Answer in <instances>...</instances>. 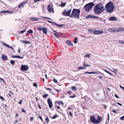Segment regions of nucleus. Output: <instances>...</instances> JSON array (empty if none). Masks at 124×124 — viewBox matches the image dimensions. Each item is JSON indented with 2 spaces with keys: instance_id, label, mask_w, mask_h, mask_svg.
<instances>
[{
  "instance_id": "a19ab883",
  "label": "nucleus",
  "mask_w": 124,
  "mask_h": 124,
  "mask_svg": "<svg viewBox=\"0 0 124 124\" xmlns=\"http://www.w3.org/2000/svg\"><path fill=\"white\" fill-rule=\"evenodd\" d=\"M53 80L54 82L55 83H57V80L55 78H54Z\"/></svg>"
},
{
  "instance_id": "0e129e2a",
  "label": "nucleus",
  "mask_w": 124,
  "mask_h": 124,
  "mask_svg": "<svg viewBox=\"0 0 124 124\" xmlns=\"http://www.w3.org/2000/svg\"><path fill=\"white\" fill-rule=\"evenodd\" d=\"M38 107H39V108L40 109H41V107H40V105L39 104H38Z\"/></svg>"
},
{
  "instance_id": "09e8293b",
  "label": "nucleus",
  "mask_w": 124,
  "mask_h": 124,
  "mask_svg": "<svg viewBox=\"0 0 124 124\" xmlns=\"http://www.w3.org/2000/svg\"><path fill=\"white\" fill-rule=\"evenodd\" d=\"M92 18H96L97 19L98 18V17L96 16H92Z\"/></svg>"
},
{
  "instance_id": "f704fd0d",
  "label": "nucleus",
  "mask_w": 124,
  "mask_h": 124,
  "mask_svg": "<svg viewBox=\"0 0 124 124\" xmlns=\"http://www.w3.org/2000/svg\"><path fill=\"white\" fill-rule=\"evenodd\" d=\"M66 4V3L65 2L63 3H62L61 4V6L64 7V6Z\"/></svg>"
},
{
  "instance_id": "2eb2a0df",
  "label": "nucleus",
  "mask_w": 124,
  "mask_h": 124,
  "mask_svg": "<svg viewBox=\"0 0 124 124\" xmlns=\"http://www.w3.org/2000/svg\"><path fill=\"white\" fill-rule=\"evenodd\" d=\"M51 23L53 25H55L58 27H62L63 26V24H62L61 25H59V24H57L55 22L53 21H52Z\"/></svg>"
},
{
  "instance_id": "473e14b6",
  "label": "nucleus",
  "mask_w": 124,
  "mask_h": 124,
  "mask_svg": "<svg viewBox=\"0 0 124 124\" xmlns=\"http://www.w3.org/2000/svg\"><path fill=\"white\" fill-rule=\"evenodd\" d=\"M26 31V29H25L24 30L21 31L19 32V33L20 34H23Z\"/></svg>"
},
{
  "instance_id": "8fccbe9b",
  "label": "nucleus",
  "mask_w": 124,
  "mask_h": 124,
  "mask_svg": "<svg viewBox=\"0 0 124 124\" xmlns=\"http://www.w3.org/2000/svg\"><path fill=\"white\" fill-rule=\"evenodd\" d=\"M0 80H2L3 81V83L4 84H5V82L4 81V80L3 79L0 78Z\"/></svg>"
},
{
  "instance_id": "0eeeda50",
  "label": "nucleus",
  "mask_w": 124,
  "mask_h": 124,
  "mask_svg": "<svg viewBox=\"0 0 124 124\" xmlns=\"http://www.w3.org/2000/svg\"><path fill=\"white\" fill-rule=\"evenodd\" d=\"M28 68V66L26 65H23L21 67V69L23 71H25L27 70Z\"/></svg>"
},
{
  "instance_id": "37998d69",
  "label": "nucleus",
  "mask_w": 124,
  "mask_h": 124,
  "mask_svg": "<svg viewBox=\"0 0 124 124\" xmlns=\"http://www.w3.org/2000/svg\"><path fill=\"white\" fill-rule=\"evenodd\" d=\"M76 96H75V95L74 94V95L73 96H69V97H70L71 98H75L76 97Z\"/></svg>"
},
{
  "instance_id": "5fc2aeb1",
  "label": "nucleus",
  "mask_w": 124,
  "mask_h": 124,
  "mask_svg": "<svg viewBox=\"0 0 124 124\" xmlns=\"http://www.w3.org/2000/svg\"><path fill=\"white\" fill-rule=\"evenodd\" d=\"M39 118L42 121H43V120L42 118V117L41 116H39Z\"/></svg>"
},
{
  "instance_id": "ea45409f",
  "label": "nucleus",
  "mask_w": 124,
  "mask_h": 124,
  "mask_svg": "<svg viewBox=\"0 0 124 124\" xmlns=\"http://www.w3.org/2000/svg\"><path fill=\"white\" fill-rule=\"evenodd\" d=\"M57 116V115H55L54 116L52 117V118L53 119H54L56 118Z\"/></svg>"
},
{
  "instance_id": "72a5a7b5",
  "label": "nucleus",
  "mask_w": 124,
  "mask_h": 124,
  "mask_svg": "<svg viewBox=\"0 0 124 124\" xmlns=\"http://www.w3.org/2000/svg\"><path fill=\"white\" fill-rule=\"evenodd\" d=\"M83 66L84 67H87V66L90 67V65H89L85 64V62H84Z\"/></svg>"
},
{
  "instance_id": "393cba45",
  "label": "nucleus",
  "mask_w": 124,
  "mask_h": 124,
  "mask_svg": "<svg viewBox=\"0 0 124 124\" xmlns=\"http://www.w3.org/2000/svg\"><path fill=\"white\" fill-rule=\"evenodd\" d=\"M44 27H38L37 28V29L39 31H42L43 29V28Z\"/></svg>"
},
{
  "instance_id": "dca6fc26",
  "label": "nucleus",
  "mask_w": 124,
  "mask_h": 124,
  "mask_svg": "<svg viewBox=\"0 0 124 124\" xmlns=\"http://www.w3.org/2000/svg\"><path fill=\"white\" fill-rule=\"evenodd\" d=\"M51 23L53 25H55L58 27H62L63 26V24H62L61 25H59V24H57L55 22L53 21H52Z\"/></svg>"
},
{
  "instance_id": "69168bd1",
  "label": "nucleus",
  "mask_w": 124,
  "mask_h": 124,
  "mask_svg": "<svg viewBox=\"0 0 124 124\" xmlns=\"http://www.w3.org/2000/svg\"><path fill=\"white\" fill-rule=\"evenodd\" d=\"M114 113H117V112L116 111L113 110L112 111Z\"/></svg>"
},
{
  "instance_id": "9d476101",
  "label": "nucleus",
  "mask_w": 124,
  "mask_h": 124,
  "mask_svg": "<svg viewBox=\"0 0 124 124\" xmlns=\"http://www.w3.org/2000/svg\"><path fill=\"white\" fill-rule=\"evenodd\" d=\"M90 121L92 123L94 124H96V120L95 118V117L94 116H90Z\"/></svg>"
},
{
  "instance_id": "338daca9",
  "label": "nucleus",
  "mask_w": 124,
  "mask_h": 124,
  "mask_svg": "<svg viewBox=\"0 0 124 124\" xmlns=\"http://www.w3.org/2000/svg\"><path fill=\"white\" fill-rule=\"evenodd\" d=\"M42 18H43L45 19H47V17H44V16H42Z\"/></svg>"
},
{
  "instance_id": "7ed1b4c3",
  "label": "nucleus",
  "mask_w": 124,
  "mask_h": 124,
  "mask_svg": "<svg viewBox=\"0 0 124 124\" xmlns=\"http://www.w3.org/2000/svg\"><path fill=\"white\" fill-rule=\"evenodd\" d=\"M80 12V11L79 9H74L71 13V14L73 17L77 19H79Z\"/></svg>"
},
{
  "instance_id": "aec40b11",
  "label": "nucleus",
  "mask_w": 124,
  "mask_h": 124,
  "mask_svg": "<svg viewBox=\"0 0 124 124\" xmlns=\"http://www.w3.org/2000/svg\"><path fill=\"white\" fill-rule=\"evenodd\" d=\"M47 29L44 27L42 31L43 33L45 34H46L47 33Z\"/></svg>"
},
{
  "instance_id": "a18cd8bd",
  "label": "nucleus",
  "mask_w": 124,
  "mask_h": 124,
  "mask_svg": "<svg viewBox=\"0 0 124 124\" xmlns=\"http://www.w3.org/2000/svg\"><path fill=\"white\" fill-rule=\"evenodd\" d=\"M120 119L121 120H124V115L123 116H122L120 118Z\"/></svg>"
},
{
  "instance_id": "49530a36",
  "label": "nucleus",
  "mask_w": 124,
  "mask_h": 124,
  "mask_svg": "<svg viewBox=\"0 0 124 124\" xmlns=\"http://www.w3.org/2000/svg\"><path fill=\"white\" fill-rule=\"evenodd\" d=\"M17 58H20L21 59H22L23 58V57H22L21 56H17Z\"/></svg>"
},
{
  "instance_id": "e2e57ef3",
  "label": "nucleus",
  "mask_w": 124,
  "mask_h": 124,
  "mask_svg": "<svg viewBox=\"0 0 124 124\" xmlns=\"http://www.w3.org/2000/svg\"><path fill=\"white\" fill-rule=\"evenodd\" d=\"M108 121H109V114L108 113Z\"/></svg>"
},
{
  "instance_id": "6ab92c4d",
  "label": "nucleus",
  "mask_w": 124,
  "mask_h": 124,
  "mask_svg": "<svg viewBox=\"0 0 124 124\" xmlns=\"http://www.w3.org/2000/svg\"><path fill=\"white\" fill-rule=\"evenodd\" d=\"M1 13H11V11L8 10H4L1 11L0 12Z\"/></svg>"
},
{
  "instance_id": "774afa93",
  "label": "nucleus",
  "mask_w": 124,
  "mask_h": 124,
  "mask_svg": "<svg viewBox=\"0 0 124 124\" xmlns=\"http://www.w3.org/2000/svg\"><path fill=\"white\" fill-rule=\"evenodd\" d=\"M46 89L47 90H51V89L50 88H47Z\"/></svg>"
},
{
  "instance_id": "20e7f679",
  "label": "nucleus",
  "mask_w": 124,
  "mask_h": 124,
  "mask_svg": "<svg viewBox=\"0 0 124 124\" xmlns=\"http://www.w3.org/2000/svg\"><path fill=\"white\" fill-rule=\"evenodd\" d=\"M94 6V4L93 2H90L86 4L84 6L85 10L87 12H89L91 8Z\"/></svg>"
},
{
  "instance_id": "4d7b16f0",
  "label": "nucleus",
  "mask_w": 124,
  "mask_h": 124,
  "mask_svg": "<svg viewBox=\"0 0 124 124\" xmlns=\"http://www.w3.org/2000/svg\"><path fill=\"white\" fill-rule=\"evenodd\" d=\"M68 93L70 94H71L72 93L71 91L70 90L68 91L67 92Z\"/></svg>"
},
{
  "instance_id": "bf43d9fd",
  "label": "nucleus",
  "mask_w": 124,
  "mask_h": 124,
  "mask_svg": "<svg viewBox=\"0 0 124 124\" xmlns=\"http://www.w3.org/2000/svg\"><path fill=\"white\" fill-rule=\"evenodd\" d=\"M116 103L118 105H119L120 106H121L122 105V104L120 103L117 102Z\"/></svg>"
},
{
  "instance_id": "e433bc0d",
  "label": "nucleus",
  "mask_w": 124,
  "mask_h": 124,
  "mask_svg": "<svg viewBox=\"0 0 124 124\" xmlns=\"http://www.w3.org/2000/svg\"><path fill=\"white\" fill-rule=\"evenodd\" d=\"M91 55V54H86L85 55V57H89L90 55Z\"/></svg>"
},
{
  "instance_id": "680f3d73",
  "label": "nucleus",
  "mask_w": 124,
  "mask_h": 124,
  "mask_svg": "<svg viewBox=\"0 0 124 124\" xmlns=\"http://www.w3.org/2000/svg\"><path fill=\"white\" fill-rule=\"evenodd\" d=\"M17 56H12V58H17Z\"/></svg>"
},
{
  "instance_id": "5701e85b",
  "label": "nucleus",
  "mask_w": 124,
  "mask_h": 124,
  "mask_svg": "<svg viewBox=\"0 0 124 124\" xmlns=\"http://www.w3.org/2000/svg\"><path fill=\"white\" fill-rule=\"evenodd\" d=\"M22 42L23 43L25 44H30V43L29 42L26 41L22 40Z\"/></svg>"
},
{
  "instance_id": "4be33fe9",
  "label": "nucleus",
  "mask_w": 124,
  "mask_h": 124,
  "mask_svg": "<svg viewBox=\"0 0 124 124\" xmlns=\"http://www.w3.org/2000/svg\"><path fill=\"white\" fill-rule=\"evenodd\" d=\"M54 31L55 32V33H53L54 34V36L57 38H59V36L58 35H57L56 33H57L54 30Z\"/></svg>"
},
{
  "instance_id": "58836bf2",
  "label": "nucleus",
  "mask_w": 124,
  "mask_h": 124,
  "mask_svg": "<svg viewBox=\"0 0 124 124\" xmlns=\"http://www.w3.org/2000/svg\"><path fill=\"white\" fill-rule=\"evenodd\" d=\"M118 42L120 43H122L124 44V41L122 40H120L118 41Z\"/></svg>"
},
{
  "instance_id": "4468645a",
  "label": "nucleus",
  "mask_w": 124,
  "mask_h": 124,
  "mask_svg": "<svg viewBox=\"0 0 124 124\" xmlns=\"http://www.w3.org/2000/svg\"><path fill=\"white\" fill-rule=\"evenodd\" d=\"M66 43L71 46H73V44L71 42V41L70 40L66 41Z\"/></svg>"
},
{
  "instance_id": "1a4fd4ad",
  "label": "nucleus",
  "mask_w": 124,
  "mask_h": 124,
  "mask_svg": "<svg viewBox=\"0 0 124 124\" xmlns=\"http://www.w3.org/2000/svg\"><path fill=\"white\" fill-rule=\"evenodd\" d=\"M47 9L50 13H54V10L52 8L51 5L50 4L48 5L47 8Z\"/></svg>"
},
{
  "instance_id": "7c9ffc66",
  "label": "nucleus",
  "mask_w": 124,
  "mask_h": 124,
  "mask_svg": "<svg viewBox=\"0 0 124 124\" xmlns=\"http://www.w3.org/2000/svg\"><path fill=\"white\" fill-rule=\"evenodd\" d=\"M92 16L90 15H88L86 16V18H92Z\"/></svg>"
},
{
  "instance_id": "9b49d317",
  "label": "nucleus",
  "mask_w": 124,
  "mask_h": 124,
  "mask_svg": "<svg viewBox=\"0 0 124 124\" xmlns=\"http://www.w3.org/2000/svg\"><path fill=\"white\" fill-rule=\"evenodd\" d=\"M103 32V31L102 30L95 31L93 32V33L95 34H101Z\"/></svg>"
},
{
  "instance_id": "13d9d810",
  "label": "nucleus",
  "mask_w": 124,
  "mask_h": 124,
  "mask_svg": "<svg viewBox=\"0 0 124 124\" xmlns=\"http://www.w3.org/2000/svg\"><path fill=\"white\" fill-rule=\"evenodd\" d=\"M69 114L72 117V113H71V112H69Z\"/></svg>"
},
{
  "instance_id": "052dcab7",
  "label": "nucleus",
  "mask_w": 124,
  "mask_h": 124,
  "mask_svg": "<svg viewBox=\"0 0 124 124\" xmlns=\"http://www.w3.org/2000/svg\"><path fill=\"white\" fill-rule=\"evenodd\" d=\"M27 32L28 33H31V30H30L29 31H28Z\"/></svg>"
},
{
  "instance_id": "ddd939ff",
  "label": "nucleus",
  "mask_w": 124,
  "mask_h": 124,
  "mask_svg": "<svg viewBox=\"0 0 124 124\" xmlns=\"http://www.w3.org/2000/svg\"><path fill=\"white\" fill-rule=\"evenodd\" d=\"M102 118L100 116H98L97 117V119L96 121V123L99 124L102 121Z\"/></svg>"
},
{
  "instance_id": "412c9836",
  "label": "nucleus",
  "mask_w": 124,
  "mask_h": 124,
  "mask_svg": "<svg viewBox=\"0 0 124 124\" xmlns=\"http://www.w3.org/2000/svg\"><path fill=\"white\" fill-rule=\"evenodd\" d=\"M38 19L37 17H31V21H36L38 20Z\"/></svg>"
},
{
  "instance_id": "cd10ccee",
  "label": "nucleus",
  "mask_w": 124,
  "mask_h": 124,
  "mask_svg": "<svg viewBox=\"0 0 124 124\" xmlns=\"http://www.w3.org/2000/svg\"><path fill=\"white\" fill-rule=\"evenodd\" d=\"M88 74H98V73L96 72H88Z\"/></svg>"
},
{
  "instance_id": "f257e3e1",
  "label": "nucleus",
  "mask_w": 124,
  "mask_h": 124,
  "mask_svg": "<svg viewBox=\"0 0 124 124\" xmlns=\"http://www.w3.org/2000/svg\"><path fill=\"white\" fill-rule=\"evenodd\" d=\"M94 11L96 14H99L103 12L105 9L101 3L97 4L94 6Z\"/></svg>"
},
{
  "instance_id": "f3484780",
  "label": "nucleus",
  "mask_w": 124,
  "mask_h": 124,
  "mask_svg": "<svg viewBox=\"0 0 124 124\" xmlns=\"http://www.w3.org/2000/svg\"><path fill=\"white\" fill-rule=\"evenodd\" d=\"M1 58L2 60L4 61H6L8 60V57L6 55H4L3 54H2Z\"/></svg>"
},
{
  "instance_id": "f03ea898",
  "label": "nucleus",
  "mask_w": 124,
  "mask_h": 124,
  "mask_svg": "<svg viewBox=\"0 0 124 124\" xmlns=\"http://www.w3.org/2000/svg\"><path fill=\"white\" fill-rule=\"evenodd\" d=\"M114 8V6L112 2H108L106 4L105 6L106 11L108 13H111L113 11Z\"/></svg>"
},
{
  "instance_id": "c85d7f7f",
  "label": "nucleus",
  "mask_w": 124,
  "mask_h": 124,
  "mask_svg": "<svg viewBox=\"0 0 124 124\" xmlns=\"http://www.w3.org/2000/svg\"><path fill=\"white\" fill-rule=\"evenodd\" d=\"M47 117H46V122L47 123H48L49 122V119L48 118L47 116Z\"/></svg>"
},
{
  "instance_id": "a878e982",
  "label": "nucleus",
  "mask_w": 124,
  "mask_h": 124,
  "mask_svg": "<svg viewBox=\"0 0 124 124\" xmlns=\"http://www.w3.org/2000/svg\"><path fill=\"white\" fill-rule=\"evenodd\" d=\"M86 68L83 67H80L78 68V70H80V69H85Z\"/></svg>"
},
{
  "instance_id": "3c124183",
  "label": "nucleus",
  "mask_w": 124,
  "mask_h": 124,
  "mask_svg": "<svg viewBox=\"0 0 124 124\" xmlns=\"http://www.w3.org/2000/svg\"><path fill=\"white\" fill-rule=\"evenodd\" d=\"M119 86H120V88L121 89H123V91H124V87H122V86L120 85Z\"/></svg>"
},
{
  "instance_id": "c756f323",
  "label": "nucleus",
  "mask_w": 124,
  "mask_h": 124,
  "mask_svg": "<svg viewBox=\"0 0 124 124\" xmlns=\"http://www.w3.org/2000/svg\"><path fill=\"white\" fill-rule=\"evenodd\" d=\"M77 37H76L74 39V43L75 44H76L77 43Z\"/></svg>"
},
{
  "instance_id": "4c0bfd02",
  "label": "nucleus",
  "mask_w": 124,
  "mask_h": 124,
  "mask_svg": "<svg viewBox=\"0 0 124 124\" xmlns=\"http://www.w3.org/2000/svg\"><path fill=\"white\" fill-rule=\"evenodd\" d=\"M71 89L72 90H74L75 91H76V87L74 86H72L71 88Z\"/></svg>"
},
{
  "instance_id": "b1692460",
  "label": "nucleus",
  "mask_w": 124,
  "mask_h": 124,
  "mask_svg": "<svg viewBox=\"0 0 124 124\" xmlns=\"http://www.w3.org/2000/svg\"><path fill=\"white\" fill-rule=\"evenodd\" d=\"M114 30V28H110L109 29L108 31L109 32H113Z\"/></svg>"
},
{
  "instance_id": "39448f33",
  "label": "nucleus",
  "mask_w": 124,
  "mask_h": 124,
  "mask_svg": "<svg viewBox=\"0 0 124 124\" xmlns=\"http://www.w3.org/2000/svg\"><path fill=\"white\" fill-rule=\"evenodd\" d=\"M124 31V28L121 27H118L114 28L113 32H117L119 31Z\"/></svg>"
},
{
  "instance_id": "c03bdc74",
  "label": "nucleus",
  "mask_w": 124,
  "mask_h": 124,
  "mask_svg": "<svg viewBox=\"0 0 124 124\" xmlns=\"http://www.w3.org/2000/svg\"><path fill=\"white\" fill-rule=\"evenodd\" d=\"M94 30L92 29H89L88 30L90 32H93V31Z\"/></svg>"
},
{
  "instance_id": "bb28decb",
  "label": "nucleus",
  "mask_w": 124,
  "mask_h": 124,
  "mask_svg": "<svg viewBox=\"0 0 124 124\" xmlns=\"http://www.w3.org/2000/svg\"><path fill=\"white\" fill-rule=\"evenodd\" d=\"M48 94H44L43 96V97L44 98H46L48 96Z\"/></svg>"
},
{
  "instance_id": "6e6d98bb",
  "label": "nucleus",
  "mask_w": 124,
  "mask_h": 124,
  "mask_svg": "<svg viewBox=\"0 0 124 124\" xmlns=\"http://www.w3.org/2000/svg\"><path fill=\"white\" fill-rule=\"evenodd\" d=\"M4 106H5V107L4 108V109H7V105L6 104H5Z\"/></svg>"
},
{
  "instance_id": "a211bd4d",
  "label": "nucleus",
  "mask_w": 124,
  "mask_h": 124,
  "mask_svg": "<svg viewBox=\"0 0 124 124\" xmlns=\"http://www.w3.org/2000/svg\"><path fill=\"white\" fill-rule=\"evenodd\" d=\"M110 20L111 21H116V18L115 17L112 16L110 18Z\"/></svg>"
},
{
  "instance_id": "864d4df0",
  "label": "nucleus",
  "mask_w": 124,
  "mask_h": 124,
  "mask_svg": "<svg viewBox=\"0 0 124 124\" xmlns=\"http://www.w3.org/2000/svg\"><path fill=\"white\" fill-rule=\"evenodd\" d=\"M22 112H23L24 113H25L26 112L25 111L23 108H22Z\"/></svg>"
},
{
  "instance_id": "de8ad7c7",
  "label": "nucleus",
  "mask_w": 124,
  "mask_h": 124,
  "mask_svg": "<svg viewBox=\"0 0 124 124\" xmlns=\"http://www.w3.org/2000/svg\"><path fill=\"white\" fill-rule=\"evenodd\" d=\"M23 101V100H20V101L19 102V104H22Z\"/></svg>"
},
{
  "instance_id": "79ce46f5",
  "label": "nucleus",
  "mask_w": 124,
  "mask_h": 124,
  "mask_svg": "<svg viewBox=\"0 0 124 124\" xmlns=\"http://www.w3.org/2000/svg\"><path fill=\"white\" fill-rule=\"evenodd\" d=\"M0 98L1 99L2 101H4L5 100V99L4 98L0 96Z\"/></svg>"
},
{
  "instance_id": "2f4dec72",
  "label": "nucleus",
  "mask_w": 124,
  "mask_h": 124,
  "mask_svg": "<svg viewBox=\"0 0 124 124\" xmlns=\"http://www.w3.org/2000/svg\"><path fill=\"white\" fill-rule=\"evenodd\" d=\"M33 85L34 87H35L36 88H37L38 87L37 84L36 83H34L33 84Z\"/></svg>"
},
{
  "instance_id": "f8f14e48",
  "label": "nucleus",
  "mask_w": 124,
  "mask_h": 124,
  "mask_svg": "<svg viewBox=\"0 0 124 124\" xmlns=\"http://www.w3.org/2000/svg\"><path fill=\"white\" fill-rule=\"evenodd\" d=\"M47 101L49 108H51L52 107V103L51 99L50 98H49L48 100Z\"/></svg>"
},
{
  "instance_id": "603ef678",
  "label": "nucleus",
  "mask_w": 124,
  "mask_h": 124,
  "mask_svg": "<svg viewBox=\"0 0 124 124\" xmlns=\"http://www.w3.org/2000/svg\"><path fill=\"white\" fill-rule=\"evenodd\" d=\"M115 97L117 98H118V99H119V96L117 95L116 94H115Z\"/></svg>"
},
{
  "instance_id": "6e6552de",
  "label": "nucleus",
  "mask_w": 124,
  "mask_h": 124,
  "mask_svg": "<svg viewBox=\"0 0 124 124\" xmlns=\"http://www.w3.org/2000/svg\"><path fill=\"white\" fill-rule=\"evenodd\" d=\"M71 11V9L68 10L67 11H66L65 10L64 11L63 13L66 16H69L70 14Z\"/></svg>"
},
{
  "instance_id": "423d86ee",
  "label": "nucleus",
  "mask_w": 124,
  "mask_h": 124,
  "mask_svg": "<svg viewBox=\"0 0 124 124\" xmlns=\"http://www.w3.org/2000/svg\"><path fill=\"white\" fill-rule=\"evenodd\" d=\"M28 0H27L24 1L18 6V7L19 8H23L25 5L28 3Z\"/></svg>"
},
{
  "instance_id": "c9c22d12",
  "label": "nucleus",
  "mask_w": 124,
  "mask_h": 124,
  "mask_svg": "<svg viewBox=\"0 0 124 124\" xmlns=\"http://www.w3.org/2000/svg\"><path fill=\"white\" fill-rule=\"evenodd\" d=\"M10 62L12 65H13L15 63V61L14 60H11Z\"/></svg>"
}]
</instances>
